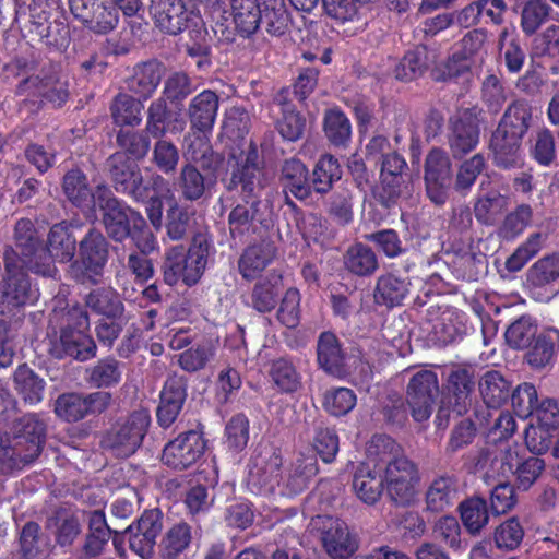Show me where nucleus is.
<instances>
[{
    "mask_svg": "<svg viewBox=\"0 0 559 559\" xmlns=\"http://www.w3.org/2000/svg\"><path fill=\"white\" fill-rule=\"evenodd\" d=\"M121 378L119 362L112 358L98 361L88 371V381L97 388H108L117 384Z\"/></svg>",
    "mask_w": 559,
    "mask_h": 559,
    "instance_id": "603ef678",
    "label": "nucleus"
},
{
    "mask_svg": "<svg viewBox=\"0 0 559 559\" xmlns=\"http://www.w3.org/2000/svg\"><path fill=\"white\" fill-rule=\"evenodd\" d=\"M318 362L321 368L335 377L344 373V354L337 337L330 332H324L318 341Z\"/></svg>",
    "mask_w": 559,
    "mask_h": 559,
    "instance_id": "cd10ccee",
    "label": "nucleus"
},
{
    "mask_svg": "<svg viewBox=\"0 0 559 559\" xmlns=\"http://www.w3.org/2000/svg\"><path fill=\"white\" fill-rule=\"evenodd\" d=\"M117 143L123 150L122 153L129 154L134 160L145 157L150 150V140L141 132L120 131Z\"/></svg>",
    "mask_w": 559,
    "mask_h": 559,
    "instance_id": "0e129e2a",
    "label": "nucleus"
},
{
    "mask_svg": "<svg viewBox=\"0 0 559 559\" xmlns=\"http://www.w3.org/2000/svg\"><path fill=\"white\" fill-rule=\"evenodd\" d=\"M275 248L271 242L250 246L239 260V270L245 278H255L274 259Z\"/></svg>",
    "mask_w": 559,
    "mask_h": 559,
    "instance_id": "c85d7f7f",
    "label": "nucleus"
},
{
    "mask_svg": "<svg viewBox=\"0 0 559 559\" xmlns=\"http://www.w3.org/2000/svg\"><path fill=\"white\" fill-rule=\"evenodd\" d=\"M474 382L465 370H457L450 374L447 401H442L441 408H452L459 415L466 411Z\"/></svg>",
    "mask_w": 559,
    "mask_h": 559,
    "instance_id": "bb28decb",
    "label": "nucleus"
},
{
    "mask_svg": "<svg viewBox=\"0 0 559 559\" xmlns=\"http://www.w3.org/2000/svg\"><path fill=\"white\" fill-rule=\"evenodd\" d=\"M205 447L203 436L199 431L190 430L165 445L162 460L174 469H186L203 455Z\"/></svg>",
    "mask_w": 559,
    "mask_h": 559,
    "instance_id": "ddd939ff",
    "label": "nucleus"
},
{
    "mask_svg": "<svg viewBox=\"0 0 559 559\" xmlns=\"http://www.w3.org/2000/svg\"><path fill=\"white\" fill-rule=\"evenodd\" d=\"M75 249L76 239L69 226L64 223L56 224L51 227L48 235L47 250L49 257L43 264L51 263L53 265L52 261L60 263L70 262L74 257Z\"/></svg>",
    "mask_w": 559,
    "mask_h": 559,
    "instance_id": "412c9836",
    "label": "nucleus"
},
{
    "mask_svg": "<svg viewBox=\"0 0 559 559\" xmlns=\"http://www.w3.org/2000/svg\"><path fill=\"white\" fill-rule=\"evenodd\" d=\"M33 223L29 219H20L15 225L16 248L21 251L23 258L21 261H33L32 257L38 250V241L35 236Z\"/></svg>",
    "mask_w": 559,
    "mask_h": 559,
    "instance_id": "bf43d9fd",
    "label": "nucleus"
},
{
    "mask_svg": "<svg viewBox=\"0 0 559 559\" xmlns=\"http://www.w3.org/2000/svg\"><path fill=\"white\" fill-rule=\"evenodd\" d=\"M345 266L356 275H370L378 269L377 255L369 247L356 243L345 254Z\"/></svg>",
    "mask_w": 559,
    "mask_h": 559,
    "instance_id": "a19ab883",
    "label": "nucleus"
},
{
    "mask_svg": "<svg viewBox=\"0 0 559 559\" xmlns=\"http://www.w3.org/2000/svg\"><path fill=\"white\" fill-rule=\"evenodd\" d=\"M186 396V386L181 380L173 379L166 382L157 409V420L160 426L169 427L176 420Z\"/></svg>",
    "mask_w": 559,
    "mask_h": 559,
    "instance_id": "aec40b11",
    "label": "nucleus"
},
{
    "mask_svg": "<svg viewBox=\"0 0 559 559\" xmlns=\"http://www.w3.org/2000/svg\"><path fill=\"white\" fill-rule=\"evenodd\" d=\"M86 306L95 313L107 319H118L123 313L122 301L117 293L109 287L92 290L86 297Z\"/></svg>",
    "mask_w": 559,
    "mask_h": 559,
    "instance_id": "f704fd0d",
    "label": "nucleus"
},
{
    "mask_svg": "<svg viewBox=\"0 0 559 559\" xmlns=\"http://www.w3.org/2000/svg\"><path fill=\"white\" fill-rule=\"evenodd\" d=\"M13 383L24 402L35 405L43 400L45 380L29 367L20 366L13 374Z\"/></svg>",
    "mask_w": 559,
    "mask_h": 559,
    "instance_id": "473e14b6",
    "label": "nucleus"
},
{
    "mask_svg": "<svg viewBox=\"0 0 559 559\" xmlns=\"http://www.w3.org/2000/svg\"><path fill=\"white\" fill-rule=\"evenodd\" d=\"M63 191L67 198L78 206L94 205V192H91L85 175L78 169L69 171L63 178Z\"/></svg>",
    "mask_w": 559,
    "mask_h": 559,
    "instance_id": "c03bdc74",
    "label": "nucleus"
},
{
    "mask_svg": "<svg viewBox=\"0 0 559 559\" xmlns=\"http://www.w3.org/2000/svg\"><path fill=\"white\" fill-rule=\"evenodd\" d=\"M151 12L156 26L167 34L177 35L186 27L188 15L181 0H154Z\"/></svg>",
    "mask_w": 559,
    "mask_h": 559,
    "instance_id": "a211bd4d",
    "label": "nucleus"
},
{
    "mask_svg": "<svg viewBox=\"0 0 559 559\" xmlns=\"http://www.w3.org/2000/svg\"><path fill=\"white\" fill-rule=\"evenodd\" d=\"M425 183L428 198L435 204H443L448 199L451 183V163L447 154L432 150L425 164Z\"/></svg>",
    "mask_w": 559,
    "mask_h": 559,
    "instance_id": "4468645a",
    "label": "nucleus"
},
{
    "mask_svg": "<svg viewBox=\"0 0 559 559\" xmlns=\"http://www.w3.org/2000/svg\"><path fill=\"white\" fill-rule=\"evenodd\" d=\"M456 499V483L451 476H439L429 485L426 492L427 509L441 512L450 508Z\"/></svg>",
    "mask_w": 559,
    "mask_h": 559,
    "instance_id": "2f4dec72",
    "label": "nucleus"
},
{
    "mask_svg": "<svg viewBox=\"0 0 559 559\" xmlns=\"http://www.w3.org/2000/svg\"><path fill=\"white\" fill-rule=\"evenodd\" d=\"M143 105L131 95L119 94L111 105V116L119 126H138L141 120Z\"/></svg>",
    "mask_w": 559,
    "mask_h": 559,
    "instance_id": "a18cd8bd",
    "label": "nucleus"
},
{
    "mask_svg": "<svg viewBox=\"0 0 559 559\" xmlns=\"http://www.w3.org/2000/svg\"><path fill=\"white\" fill-rule=\"evenodd\" d=\"M86 404L84 396L75 393L60 395L55 404L56 414L68 420L76 421L86 416Z\"/></svg>",
    "mask_w": 559,
    "mask_h": 559,
    "instance_id": "680f3d73",
    "label": "nucleus"
},
{
    "mask_svg": "<svg viewBox=\"0 0 559 559\" xmlns=\"http://www.w3.org/2000/svg\"><path fill=\"white\" fill-rule=\"evenodd\" d=\"M324 133L334 145H344L350 138L352 128L347 117L340 110L331 109L325 112Z\"/></svg>",
    "mask_w": 559,
    "mask_h": 559,
    "instance_id": "8fccbe9b",
    "label": "nucleus"
},
{
    "mask_svg": "<svg viewBox=\"0 0 559 559\" xmlns=\"http://www.w3.org/2000/svg\"><path fill=\"white\" fill-rule=\"evenodd\" d=\"M507 207V199L498 191L479 197L474 205L476 218L486 225H492Z\"/></svg>",
    "mask_w": 559,
    "mask_h": 559,
    "instance_id": "49530a36",
    "label": "nucleus"
},
{
    "mask_svg": "<svg viewBox=\"0 0 559 559\" xmlns=\"http://www.w3.org/2000/svg\"><path fill=\"white\" fill-rule=\"evenodd\" d=\"M108 250L105 237L96 230H91L80 243V261L73 265L81 270V275L96 282L107 262Z\"/></svg>",
    "mask_w": 559,
    "mask_h": 559,
    "instance_id": "2eb2a0df",
    "label": "nucleus"
},
{
    "mask_svg": "<svg viewBox=\"0 0 559 559\" xmlns=\"http://www.w3.org/2000/svg\"><path fill=\"white\" fill-rule=\"evenodd\" d=\"M5 277L1 287L2 304L8 309L17 308L37 298L36 290L32 289L24 267H28L43 276H55L57 269L51 263L39 264L37 261H21L19 252L8 249L4 253Z\"/></svg>",
    "mask_w": 559,
    "mask_h": 559,
    "instance_id": "f03ea898",
    "label": "nucleus"
},
{
    "mask_svg": "<svg viewBox=\"0 0 559 559\" xmlns=\"http://www.w3.org/2000/svg\"><path fill=\"white\" fill-rule=\"evenodd\" d=\"M282 182L284 191L292 193L299 200H304L310 194L308 170L300 160L289 159L285 162L282 169Z\"/></svg>",
    "mask_w": 559,
    "mask_h": 559,
    "instance_id": "72a5a7b5",
    "label": "nucleus"
},
{
    "mask_svg": "<svg viewBox=\"0 0 559 559\" xmlns=\"http://www.w3.org/2000/svg\"><path fill=\"white\" fill-rule=\"evenodd\" d=\"M342 176L341 167L337 160L331 155L322 156L313 170L312 185L317 192H328L332 183Z\"/></svg>",
    "mask_w": 559,
    "mask_h": 559,
    "instance_id": "09e8293b",
    "label": "nucleus"
},
{
    "mask_svg": "<svg viewBox=\"0 0 559 559\" xmlns=\"http://www.w3.org/2000/svg\"><path fill=\"white\" fill-rule=\"evenodd\" d=\"M479 391L489 407H498L507 401L510 384L498 371H488L479 382Z\"/></svg>",
    "mask_w": 559,
    "mask_h": 559,
    "instance_id": "79ce46f5",
    "label": "nucleus"
},
{
    "mask_svg": "<svg viewBox=\"0 0 559 559\" xmlns=\"http://www.w3.org/2000/svg\"><path fill=\"white\" fill-rule=\"evenodd\" d=\"M555 352L552 337L550 335L540 334L526 353V360L528 365L534 368H544L552 361Z\"/></svg>",
    "mask_w": 559,
    "mask_h": 559,
    "instance_id": "774afa93",
    "label": "nucleus"
},
{
    "mask_svg": "<svg viewBox=\"0 0 559 559\" xmlns=\"http://www.w3.org/2000/svg\"><path fill=\"white\" fill-rule=\"evenodd\" d=\"M186 156L203 169H215L219 164L218 155L214 154L207 138L203 132H193L186 138Z\"/></svg>",
    "mask_w": 559,
    "mask_h": 559,
    "instance_id": "4c0bfd02",
    "label": "nucleus"
},
{
    "mask_svg": "<svg viewBox=\"0 0 559 559\" xmlns=\"http://www.w3.org/2000/svg\"><path fill=\"white\" fill-rule=\"evenodd\" d=\"M44 437L45 424L35 415H26L19 421L14 436L7 443L1 442L0 455L21 467L39 455Z\"/></svg>",
    "mask_w": 559,
    "mask_h": 559,
    "instance_id": "20e7f679",
    "label": "nucleus"
},
{
    "mask_svg": "<svg viewBox=\"0 0 559 559\" xmlns=\"http://www.w3.org/2000/svg\"><path fill=\"white\" fill-rule=\"evenodd\" d=\"M549 5L544 0H526L521 10V28L525 35H533L549 15Z\"/></svg>",
    "mask_w": 559,
    "mask_h": 559,
    "instance_id": "de8ad7c7",
    "label": "nucleus"
},
{
    "mask_svg": "<svg viewBox=\"0 0 559 559\" xmlns=\"http://www.w3.org/2000/svg\"><path fill=\"white\" fill-rule=\"evenodd\" d=\"M488 33L483 28L467 32L459 43V49L447 64V76L456 78L468 71L471 64L484 62L488 52Z\"/></svg>",
    "mask_w": 559,
    "mask_h": 559,
    "instance_id": "f8f14e48",
    "label": "nucleus"
},
{
    "mask_svg": "<svg viewBox=\"0 0 559 559\" xmlns=\"http://www.w3.org/2000/svg\"><path fill=\"white\" fill-rule=\"evenodd\" d=\"M150 423L151 417L147 411H135L112 427L105 439V444L118 456H129L142 443Z\"/></svg>",
    "mask_w": 559,
    "mask_h": 559,
    "instance_id": "9d476101",
    "label": "nucleus"
},
{
    "mask_svg": "<svg viewBox=\"0 0 559 559\" xmlns=\"http://www.w3.org/2000/svg\"><path fill=\"white\" fill-rule=\"evenodd\" d=\"M546 236L540 233L532 234L506 261L509 272H519L543 248Z\"/></svg>",
    "mask_w": 559,
    "mask_h": 559,
    "instance_id": "3c124183",
    "label": "nucleus"
},
{
    "mask_svg": "<svg viewBox=\"0 0 559 559\" xmlns=\"http://www.w3.org/2000/svg\"><path fill=\"white\" fill-rule=\"evenodd\" d=\"M408 292V283L393 275L379 277L374 290V300L386 307H394L402 302Z\"/></svg>",
    "mask_w": 559,
    "mask_h": 559,
    "instance_id": "ea45409f",
    "label": "nucleus"
},
{
    "mask_svg": "<svg viewBox=\"0 0 559 559\" xmlns=\"http://www.w3.org/2000/svg\"><path fill=\"white\" fill-rule=\"evenodd\" d=\"M380 467H382L386 495L392 501L407 506L417 499L420 474L413 461L402 456Z\"/></svg>",
    "mask_w": 559,
    "mask_h": 559,
    "instance_id": "39448f33",
    "label": "nucleus"
},
{
    "mask_svg": "<svg viewBox=\"0 0 559 559\" xmlns=\"http://www.w3.org/2000/svg\"><path fill=\"white\" fill-rule=\"evenodd\" d=\"M485 168V158L480 154H475L460 166L454 188L460 192H466L474 185L476 178Z\"/></svg>",
    "mask_w": 559,
    "mask_h": 559,
    "instance_id": "69168bd1",
    "label": "nucleus"
},
{
    "mask_svg": "<svg viewBox=\"0 0 559 559\" xmlns=\"http://www.w3.org/2000/svg\"><path fill=\"white\" fill-rule=\"evenodd\" d=\"M356 405V395L347 388H336L324 395V409L333 416H342Z\"/></svg>",
    "mask_w": 559,
    "mask_h": 559,
    "instance_id": "6e6d98bb",
    "label": "nucleus"
},
{
    "mask_svg": "<svg viewBox=\"0 0 559 559\" xmlns=\"http://www.w3.org/2000/svg\"><path fill=\"white\" fill-rule=\"evenodd\" d=\"M439 396L437 374L430 370L415 373L407 385L406 402L416 421L427 420L433 409L436 399Z\"/></svg>",
    "mask_w": 559,
    "mask_h": 559,
    "instance_id": "9b49d317",
    "label": "nucleus"
},
{
    "mask_svg": "<svg viewBox=\"0 0 559 559\" xmlns=\"http://www.w3.org/2000/svg\"><path fill=\"white\" fill-rule=\"evenodd\" d=\"M94 206L103 211V224L109 237L116 241H122L130 235V224L134 227L144 224V221L135 212L122 205L111 195L108 187L99 185L96 187Z\"/></svg>",
    "mask_w": 559,
    "mask_h": 559,
    "instance_id": "1a4fd4ad",
    "label": "nucleus"
},
{
    "mask_svg": "<svg viewBox=\"0 0 559 559\" xmlns=\"http://www.w3.org/2000/svg\"><path fill=\"white\" fill-rule=\"evenodd\" d=\"M281 454L271 447L261 448L249 464L248 486L257 495L292 497L305 490L309 481L318 474L314 454L300 453L282 477Z\"/></svg>",
    "mask_w": 559,
    "mask_h": 559,
    "instance_id": "f257e3e1",
    "label": "nucleus"
},
{
    "mask_svg": "<svg viewBox=\"0 0 559 559\" xmlns=\"http://www.w3.org/2000/svg\"><path fill=\"white\" fill-rule=\"evenodd\" d=\"M178 185L187 200H198L205 191L204 177L192 165H186L181 168Z\"/></svg>",
    "mask_w": 559,
    "mask_h": 559,
    "instance_id": "052dcab7",
    "label": "nucleus"
},
{
    "mask_svg": "<svg viewBox=\"0 0 559 559\" xmlns=\"http://www.w3.org/2000/svg\"><path fill=\"white\" fill-rule=\"evenodd\" d=\"M192 528L185 522L170 526L160 540L162 559H186L192 544Z\"/></svg>",
    "mask_w": 559,
    "mask_h": 559,
    "instance_id": "4be33fe9",
    "label": "nucleus"
},
{
    "mask_svg": "<svg viewBox=\"0 0 559 559\" xmlns=\"http://www.w3.org/2000/svg\"><path fill=\"white\" fill-rule=\"evenodd\" d=\"M559 280V254L545 255L526 272V283L532 289L554 293V284Z\"/></svg>",
    "mask_w": 559,
    "mask_h": 559,
    "instance_id": "5701e85b",
    "label": "nucleus"
},
{
    "mask_svg": "<svg viewBox=\"0 0 559 559\" xmlns=\"http://www.w3.org/2000/svg\"><path fill=\"white\" fill-rule=\"evenodd\" d=\"M229 12L236 28L242 35L253 34L262 20L258 0H228Z\"/></svg>",
    "mask_w": 559,
    "mask_h": 559,
    "instance_id": "c756f323",
    "label": "nucleus"
},
{
    "mask_svg": "<svg viewBox=\"0 0 559 559\" xmlns=\"http://www.w3.org/2000/svg\"><path fill=\"white\" fill-rule=\"evenodd\" d=\"M193 91L191 79L185 72H174L165 80L163 94L166 102L176 104L185 100Z\"/></svg>",
    "mask_w": 559,
    "mask_h": 559,
    "instance_id": "4d7b16f0",
    "label": "nucleus"
},
{
    "mask_svg": "<svg viewBox=\"0 0 559 559\" xmlns=\"http://www.w3.org/2000/svg\"><path fill=\"white\" fill-rule=\"evenodd\" d=\"M231 176L227 182L229 191H236L245 201L259 195L267 185L257 147L250 142L242 148L234 150L229 160Z\"/></svg>",
    "mask_w": 559,
    "mask_h": 559,
    "instance_id": "7ed1b4c3",
    "label": "nucleus"
},
{
    "mask_svg": "<svg viewBox=\"0 0 559 559\" xmlns=\"http://www.w3.org/2000/svg\"><path fill=\"white\" fill-rule=\"evenodd\" d=\"M274 104L282 110L283 117L277 121V130L288 141H297L304 132L305 120L295 111L286 99V93L281 92L274 98Z\"/></svg>",
    "mask_w": 559,
    "mask_h": 559,
    "instance_id": "c9c22d12",
    "label": "nucleus"
},
{
    "mask_svg": "<svg viewBox=\"0 0 559 559\" xmlns=\"http://www.w3.org/2000/svg\"><path fill=\"white\" fill-rule=\"evenodd\" d=\"M461 520L471 534H477L489 520L487 503L484 499L474 497L460 504Z\"/></svg>",
    "mask_w": 559,
    "mask_h": 559,
    "instance_id": "37998d69",
    "label": "nucleus"
},
{
    "mask_svg": "<svg viewBox=\"0 0 559 559\" xmlns=\"http://www.w3.org/2000/svg\"><path fill=\"white\" fill-rule=\"evenodd\" d=\"M164 75V67L156 61H150L135 67L133 75L129 80V90L147 99L157 88Z\"/></svg>",
    "mask_w": 559,
    "mask_h": 559,
    "instance_id": "b1692460",
    "label": "nucleus"
},
{
    "mask_svg": "<svg viewBox=\"0 0 559 559\" xmlns=\"http://www.w3.org/2000/svg\"><path fill=\"white\" fill-rule=\"evenodd\" d=\"M531 118L530 105L524 100H515L504 111L497 130L523 138L528 129Z\"/></svg>",
    "mask_w": 559,
    "mask_h": 559,
    "instance_id": "e433bc0d",
    "label": "nucleus"
},
{
    "mask_svg": "<svg viewBox=\"0 0 559 559\" xmlns=\"http://www.w3.org/2000/svg\"><path fill=\"white\" fill-rule=\"evenodd\" d=\"M309 526L318 534L325 552L333 559H347L358 548L356 536L347 524L337 518L318 515L311 519Z\"/></svg>",
    "mask_w": 559,
    "mask_h": 559,
    "instance_id": "6e6552de",
    "label": "nucleus"
},
{
    "mask_svg": "<svg viewBox=\"0 0 559 559\" xmlns=\"http://www.w3.org/2000/svg\"><path fill=\"white\" fill-rule=\"evenodd\" d=\"M521 140L520 136L496 129L490 143L495 163L503 168L518 166L521 162Z\"/></svg>",
    "mask_w": 559,
    "mask_h": 559,
    "instance_id": "393cba45",
    "label": "nucleus"
},
{
    "mask_svg": "<svg viewBox=\"0 0 559 559\" xmlns=\"http://www.w3.org/2000/svg\"><path fill=\"white\" fill-rule=\"evenodd\" d=\"M368 464L386 465V462L394 461L399 452L396 442L388 436H374L367 448Z\"/></svg>",
    "mask_w": 559,
    "mask_h": 559,
    "instance_id": "5fc2aeb1",
    "label": "nucleus"
},
{
    "mask_svg": "<svg viewBox=\"0 0 559 559\" xmlns=\"http://www.w3.org/2000/svg\"><path fill=\"white\" fill-rule=\"evenodd\" d=\"M219 105V98L215 92L204 90L195 95L189 103L188 116L191 128L199 132L212 130Z\"/></svg>",
    "mask_w": 559,
    "mask_h": 559,
    "instance_id": "f3484780",
    "label": "nucleus"
},
{
    "mask_svg": "<svg viewBox=\"0 0 559 559\" xmlns=\"http://www.w3.org/2000/svg\"><path fill=\"white\" fill-rule=\"evenodd\" d=\"M270 376L282 392H296L301 386V376L295 364L287 358L281 357L273 360Z\"/></svg>",
    "mask_w": 559,
    "mask_h": 559,
    "instance_id": "58836bf2",
    "label": "nucleus"
},
{
    "mask_svg": "<svg viewBox=\"0 0 559 559\" xmlns=\"http://www.w3.org/2000/svg\"><path fill=\"white\" fill-rule=\"evenodd\" d=\"M215 354V346L210 343L198 344L179 355L178 362L180 367L189 372H194L203 369L206 364L213 358Z\"/></svg>",
    "mask_w": 559,
    "mask_h": 559,
    "instance_id": "864d4df0",
    "label": "nucleus"
},
{
    "mask_svg": "<svg viewBox=\"0 0 559 559\" xmlns=\"http://www.w3.org/2000/svg\"><path fill=\"white\" fill-rule=\"evenodd\" d=\"M479 142V129L472 120L457 119L453 122L449 144L454 157L459 158L473 151Z\"/></svg>",
    "mask_w": 559,
    "mask_h": 559,
    "instance_id": "7c9ffc66",
    "label": "nucleus"
},
{
    "mask_svg": "<svg viewBox=\"0 0 559 559\" xmlns=\"http://www.w3.org/2000/svg\"><path fill=\"white\" fill-rule=\"evenodd\" d=\"M68 325L62 329L59 343L53 352L58 357L63 355L79 360H87L95 355L96 345L87 334L90 322L87 314L80 308L67 313Z\"/></svg>",
    "mask_w": 559,
    "mask_h": 559,
    "instance_id": "423d86ee",
    "label": "nucleus"
},
{
    "mask_svg": "<svg viewBox=\"0 0 559 559\" xmlns=\"http://www.w3.org/2000/svg\"><path fill=\"white\" fill-rule=\"evenodd\" d=\"M107 169L117 191L131 194L136 200L144 198L141 173L124 153L112 154L107 160Z\"/></svg>",
    "mask_w": 559,
    "mask_h": 559,
    "instance_id": "dca6fc26",
    "label": "nucleus"
},
{
    "mask_svg": "<svg viewBox=\"0 0 559 559\" xmlns=\"http://www.w3.org/2000/svg\"><path fill=\"white\" fill-rule=\"evenodd\" d=\"M206 257V250L201 246L191 247L188 251L183 246L170 248L164 264L165 282L176 285L182 281L188 286L194 285L205 269Z\"/></svg>",
    "mask_w": 559,
    "mask_h": 559,
    "instance_id": "0eeeda50",
    "label": "nucleus"
},
{
    "mask_svg": "<svg viewBox=\"0 0 559 559\" xmlns=\"http://www.w3.org/2000/svg\"><path fill=\"white\" fill-rule=\"evenodd\" d=\"M426 68V51L424 48H416L408 51L395 70L400 80L411 81L419 76Z\"/></svg>",
    "mask_w": 559,
    "mask_h": 559,
    "instance_id": "e2e57ef3",
    "label": "nucleus"
},
{
    "mask_svg": "<svg viewBox=\"0 0 559 559\" xmlns=\"http://www.w3.org/2000/svg\"><path fill=\"white\" fill-rule=\"evenodd\" d=\"M169 117V109L164 98H157L151 103L147 109L145 130L154 138H160L167 132L166 121Z\"/></svg>",
    "mask_w": 559,
    "mask_h": 559,
    "instance_id": "338daca9",
    "label": "nucleus"
},
{
    "mask_svg": "<svg viewBox=\"0 0 559 559\" xmlns=\"http://www.w3.org/2000/svg\"><path fill=\"white\" fill-rule=\"evenodd\" d=\"M17 88L21 93L33 92L39 94L57 106L62 105L68 98L66 83L56 76L27 75Z\"/></svg>",
    "mask_w": 559,
    "mask_h": 559,
    "instance_id": "a878e982",
    "label": "nucleus"
},
{
    "mask_svg": "<svg viewBox=\"0 0 559 559\" xmlns=\"http://www.w3.org/2000/svg\"><path fill=\"white\" fill-rule=\"evenodd\" d=\"M353 489L365 503H376L385 490L382 467L368 463L361 464L355 473Z\"/></svg>",
    "mask_w": 559,
    "mask_h": 559,
    "instance_id": "6ab92c4d",
    "label": "nucleus"
},
{
    "mask_svg": "<svg viewBox=\"0 0 559 559\" xmlns=\"http://www.w3.org/2000/svg\"><path fill=\"white\" fill-rule=\"evenodd\" d=\"M512 407L515 414L521 418H527L535 412L538 403L536 388L531 383H522L513 391Z\"/></svg>",
    "mask_w": 559,
    "mask_h": 559,
    "instance_id": "13d9d810",
    "label": "nucleus"
}]
</instances>
